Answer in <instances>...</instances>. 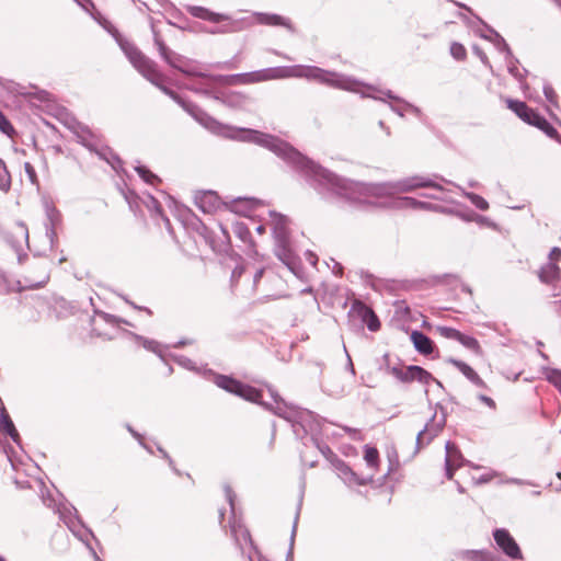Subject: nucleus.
<instances>
[{
    "mask_svg": "<svg viewBox=\"0 0 561 561\" xmlns=\"http://www.w3.org/2000/svg\"><path fill=\"white\" fill-rule=\"evenodd\" d=\"M327 72L317 67H275L267 68L259 71L236 75L231 78L232 83L237 84H252L268 80L285 79L291 77H307L318 79L320 81H327L324 78Z\"/></svg>",
    "mask_w": 561,
    "mask_h": 561,
    "instance_id": "f257e3e1",
    "label": "nucleus"
},
{
    "mask_svg": "<svg viewBox=\"0 0 561 561\" xmlns=\"http://www.w3.org/2000/svg\"><path fill=\"white\" fill-rule=\"evenodd\" d=\"M505 103L524 123L538 128L549 138L560 141L559 131L537 110L518 100L506 99Z\"/></svg>",
    "mask_w": 561,
    "mask_h": 561,
    "instance_id": "f03ea898",
    "label": "nucleus"
},
{
    "mask_svg": "<svg viewBox=\"0 0 561 561\" xmlns=\"http://www.w3.org/2000/svg\"><path fill=\"white\" fill-rule=\"evenodd\" d=\"M126 55L134 67L149 81L158 83L162 75L157 69L156 64L145 56L138 48L130 47L126 50Z\"/></svg>",
    "mask_w": 561,
    "mask_h": 561,
    "instance_id": "7ed1b4c3",
    "label": "nucleus"
},
{
    "mask_svg": "<svg viewBox=\"0 0 561 561\" xmlns=\"http://www.w3.org/2000/svg\"><path fill=\"white\" fill-rule=\"evenodd\" d=\"M217 385L228 392L237 394L250 402L257 403L263 397L262 391L259 389L227 376H220L217 380Z\"/></svg>",
    "mask_w": 561,
    "mask_h": 561,
    "instance_id": "20e7f679",
    "label": "nucleus"
},
{
    "mask_svg": "<svg viewBox=\"0 0 561 561\" xmlns=\"http://www.w3.org/2000/svg\"><path fill=\"white\" fill-rule=\"evenodd\" d=\"M391 374L402 382L419 381L422 385H430L434 379L433 375L420 366H408L405 369L393 367Z\"/></svg>",
    "mask_w": 561,
    "mask_h": 561,
    "instance_id": "39448f33",
    "label": "nucleus"
},
{
    "mask_svg": "<svg viewBox=\"0 0 561 561\" xmlns=\"http://www.w3.org/2000/svg\"><path fill=\"white\" fill-rule=\"evenodd\" d=\"M351 312L358 317L367 328L376 332L380 329V321L374 310L359 300L352 304Z\"/></svg>",
    "mask_w": 561,
    "mask_h": 561,
    "instance_id": "423d86ee",
    "label": "nucleus"
},
{
    "mask_svg": "<svg viewBox=\"0 0 561 561\" xmlns=\"http://www.w3.org/2000/svg\"><path fill=\"white\" fill-rule=\"evenodd\" d=\"M493 536L495 542L505 552V554L512 559H522V552L518 545L506 529H496Z\"/></svg>",
    "mask_w": 561,
    "mask_h": 561,
    "instance_id": "0eeeda50",
    "label": "nucleus"
},
{
    "mask_svg": "<svg viewBox=\"0 0 561 561\" xmlns=\"http://www.w3.org/2000/svg\"><path fill=\"white\" fill-rule=\"evenodd\" d=\"M462 465V456L458 448L451 444H446V476L449 480L453 479L454 472Z\"/></svg>",
    "mask_w": 561,
    "mask_h": 561,
    "instance_id": "6e6552de",
    "label": "nucleus"
},
{
    "mask_svg": "<svg viewBox=\"0 0 561 561\" xmlns=\"http://www.w3.org/2000/svg\"><path fill=\"white\" fill-rule=\"evenodd\" d=\"M411 341L416 351L423 355H430L434 351L433 341L420 331H413L411 333Z\"/></svg>",
    "mask_w": 561,
    "mask_h": 561,
    "instance_id": "1a4fd4ad",
    "label": "nucleus"
},
{
    "mask_svg": "<svg viewBox=\"0 0 561 561\" xmlns=\"http://www.w3.org/2000/svg\"><path fill=\"white\" fill-rule=\"evenodd\" d=\"M449 363L453 366H455L466 378H468L474 385H477L479 387L485 386L484 381L477 374V371L472 367H470L468 364H466L465 362L451 358V359H449Z\"/></svg>",
    "mask_w": 561,
    "mask_h": 561,
    "instance_id": "9d476101",
    "label": "nucleus"
},
{
    "mask_svg": "<svg viewBox=\"0 0 561 561\" xmlns=\"http://www.w3.org/2000/svg\"><path fill=\"white\" fill-rule=\"evenodd\" d=\"M561 270L556 263H547L539 272L538 277L545 284H554L560 279Z\"/></svg>",
    "mask_w": 561,
    "mask_h": 561,
    "instance_id": "9b49d317",
    "label": "nucleus"
},
{
    "mask_svg": "<svg viewBox=\"0 0 561 561\" xmlns=\"http://www.w3.org/2000/svg\"><path fill=\"white\" fill-rule=\"evenodd\" d=\"M331 463L346 481L355 482L358 484L364 483L358 479L357 474L348 467V465L335 455L332 456Z\"/></svg>",
    "mask_w": 561,
    "mask_h": 561,
    "instance_id": "f8f14e48",
    "label": "nucleus"
},
{
    "mask_svg": "<svg viewBox=\"0 0 561 561\" xmlns=\"http://www.w3.org/2000/svg\"><path fill=\"white\" fill-rule=\"evenodd\" d=\"M257 20L261 24L272 25V26H284V27L288 28L289 31L295 30L291 22L288 19H286L282 15H278V14L262 13L259 15Z\"/></svg>",
    "mask_w": 561,
    "mask_h": 561,
    "instance_id": "ddd939ff",
    "label": "nucleus"
},
{
    "mask_svg": "<svg viewBox=\"0 0 561 561\" xmlns=\"http://www.w3.org/2000/svg\"><path fill=\"white\" fill-rule=\"evenodd\" d=\"M364 459L367 462V465L375 470H378L380 467V457L379 451L376 447L371 446H365L364 449Z\"/></svg>",
    "mask_w": 561,
    "mask_h": 561,
    "instance_id": "4468645a",
    "label": "nucleus"
},
{
    "mask_svg": "<svg viewBox=\"0 0 561 561\" xmlns=\"http://www.w3.org/2000/svg\"><path fill=\"white\" fill-rule=\"evenodd\" d=\"M458 342L473 353L478 355L482 354V347L476 337L462 333Z\"/></svg>",
    "mask_w": 561,
    "mask_h": 561,
    "instance_id": "2eb2a0df",
    "label": "nucleus"
},
{
    "mask_svg": "<svg viewBox=\"0 0 561 561\" xmlns=\"http://www.w3.org/2000/svg\"><path fill=\"white\" fill-rule=\"evenodd\" d=\"M11 187V175L8 171L5 162L0 159V188L3 192H8Z\"/></svg>",
    "mask_w": 561,
    "mask_h": 561,
    "instance_id": "dca6fc26",
    "label": "nucleus"
},
{
    "mask_svg": "<svg viewBox=\"0 0 561 561\" xmlns=\"http://www.w3.org/2000/svg\"><path fill=\"white\" fill-rule=\"evenodd\" d=\"M400 207L412 209H430L431 205L425 202L414 199L412 197H404L399 202Z\"/></svg>",
    "mask_w": 561,
    "mask_h": 561,
    "instance_id": "f3484780",
    "label": "nucleus"
},
{
    "mask_svg": "<svg viewBox=\"0 0 561 561\" xmlns=\"http://www.w3.org/2000/svg\"><path fill=\"white\" fill-rule=\"evenodd\" d=\"M1 425L2 430L7 432L12 438H15L18 436V432L14 427V424L4 409H2L1 413Z\"/></svg>",
    "mask_w": 561,
    "mask_h": 561,
    "instance_id": "a211bd4d",
    "label": "nucleus"
},
{
    "mask_svg": "<svg viewBox=\"0 0 561 561\" xmlns=\"http://www.w3.org/2000/svg\"><path fill=\"white\" fill-rule=\"evenodd\" d=\"M0 131L5 134L10 138H14L16 135V130L11 124V122L8 119V117L4 115L3 112L0 111Z\"/></svg>",
    "mask_w": 561,
    "mask_h": 561,
    "instance_id": "6ab92c4d",
    "label": "nucleus"
},
{
    "mask_svg": "<svg viewBox=\"0 0 561 561\" xmlns=\"http://www.w3.org/2000/svg\"><path fill=\"white\" fill-rule=\"evenodd\" d=\"M436 331L440 336L456 341H459L462 334L460 331L449 327H437Z\"/></svg>",
    "mask_w": 561,
    "mask_h": 561,
    "instance_id": "aec40b11",
    "label": "nucleus"
},
{
    "mask_svg": "<svg viewBox=\"0 0 561 561\" xmlns=\"http://www.w3.org/2000/svg\"><path fill=\"white\" fill-rule=\"evenodd\" d=\"M136 170H137V173L139 174V176L145 182H147L151 185H154L157 182H160L159 178L154 173H152L150 170H148L147 168L138 167Z\"/></svg>",
    "mask_w": 561,
    "mask_h": 561,
    "instance_id": "412c9836",
    "label": "nucleus"
},
{
    "mask_svg": "<svg viewBox=\"0 0 561 561\" xmlns=\"http://www.w3.org/2000/svg\"><path fill=\"white\" fill-rule=\"evenodd\" d=\"M450 54L457 60H465L467 57V49L460 43H453L450 45Z\"/></svg>",
    "mask_w": 561,
    "mask_h": 561,
    "instance_id": "4be33fe9",
    "label": "nucleus"
},
{
    "mask_svg": "<svg viewBox=\"0 0 561 561\" xmlns=\"http://www.w3.org/2000/svg\"><path fill=\"white\" fill-rule=\"evenodd\" d=\"M546 378L558 390L561 389V370H559V369H550V370L547 371Z\"/></svg>",
    "mask_w": 561,
    "mask_h": 561,
    "instance_id": "5701e85b",
    "label": "nucleus"
},
{
    "mask_svg": "<svg viewBox=\"0 0 561 561\" xmlns=\"http://www.w3.org/2000/svg\"><path fill=\"white\" fill-rule=\"evenodd\" d=\"M546 378L558 390L561 389V370H559V369H550V370L547 371Z\"/></svg>",
    "mask_w": 561,
    "mask_h": 561,
    "instance_id": "b1692460",
    "label": "nucleus"
},
{
    "mask_svg": "<svg viewBox=\"0 0 561 561\" xmlns=\"http://www.w3.org/2000/svg\"><path fill=\"white\" fill-rule=\"evenodd\" d=\"M24 171L27 174V178H28V180H30V182L32 184H37L38 183L36 171H35V169H34V167L32 165L31 162H25L24 163Z\"/></svg>",
    "mask_w": 561,
    "mask_h": 561,
    "instance_id": "393cba45",
    "label": "nucleus"
},
{
    "mask_svg": "<svg viewBox=\"0 0 561 561\" xmlns=\"http://www.w3.org/2000/svg\"><path fill=\"white\" fill-rule=\"evenodd\" d=\"M413 183L409 186V188H416V187H436L442 190V187L432 181H419L417 179L412 180Z\"/></svg>",
    "mask_w": 561,
    "mask_h": 561,
    "instance_id": "a878e982",
    "label": "nucleus"
},
{
    "mask_svg": "<svg viewBox=\"0 0 561 561\" xmlns=\"http://www.w3.org/2000/svg\"><path fill=\"white\" fill-rule=\"evenodd\" d=\"M227 19L228 18L226 15L220 14V13H214V12H210L209 10L207 11V13H205V15H203V20H207V21L215 22V23H219Z\"/></svg>",
    "mask_w": 561,
    "mask_h": 561,
    "instance_id": "bb28decb",
    "label": "nucleus"
},
{
    "mask_svg": "<svg viewBox=\"0 0 561 561\" xmlns=\"http://www.w3.org/2000/svg\"><path fill=\"white\" fill-rule=\"evenodd\" d=\"M159 50H160V54L161 56L173 67H175L173 60L171 59V55L172 53L170 51V49L163 44V43H159Z\"/></svg>",
    "mask_w": 561,
    "mask_h": 561,
    "instance_id": "cd10ccee",
    "label": "nucleus"
},
{
    "mask_svg": "<svg viewBox=\"0 0 561 561\" xmlns=\"http://www.w3.org/2000/svg\"><path fill=\"white\" fill-rule=\"evenodd\" d=\"M549 263L558 264V262L561 260V249L558 247L552 248L549 253Z\"/></svg>",
    "mask_w": 561,
    "mask_h": 561,
    "instance_id": "c85d7f7f",
    "label": "nucleus"
},
{
    "mask_svg": "<svg viewBox=\"0 0 561 561\" xmlns=\"http://www.w3.org/2000/svg\"><path fill=\"white\" fill-rule=\"evenodd\" d=\"M466 557L473 561L485 560V553L481 551H468Z\"/></svg>",
    "mask_w": 561,
    "mask_h": 561,
    "instance_id": "c756f323",
    "label": "nucleus"
},
{
    "mask_svg": "<svg viewBox=\"0 0 561 561\" xmlns=\"http://www.w3.org/2000/svg\"><path fill=\"white\" fill-rule=\"evenodd\" d=\"M480 401H482L484 404H486L491 409H495L496 404L494 400L488 396L481 394L479 396Z\"/></svg>",
    "mask_w": 561,
    "mask_h": 561,
    "instance_id": "7c9ffc66",
    "label": "nucleus"
},
{
    "mask_svg": "<svg viewBox=\"0 0 561 561\" xmlns=\"http://www.w3.org/2000/svg\"><path fill=\"white\" fill-rule=\"evenodd\" d=\"M237 232H238V234L241 238H243L244 236H249L250 237V231H249V229L243 224H239L237 226Z\"/></svg>",
    "mask_w": 561,
    "mask_h": 561,
    "instance_id": "2f4dec72",
    "label": "nucleus"
},
{
    "mask_svg": "<svg viewBox=\"0 0 561 561\" xmlns=\"http://www.w3.org/2000/svg\"><path fill=\"white\" fill-rule=\"evenodd\" d=\"M477 198H478V201L474 202L476 206L482 210L488 209V207H489L488 202L485 199H483L482 197H477Z\"/></svg>",
    "mask_w": 561,
    "mask_h": 561,
    "instance_id": "473e14b6",
    "label": "nucleus"
},
{
    "mask_svg": "<svg viewBox=\"0 0 561 561\" xmlns=\"http://www.w3.org/2000/svg\"><path fill=\"white\" fill-rule=\"evenodd\" d=\"M244 272V267L243 266H238L233 270L232 272V278H239Z\"/></svg>",
    "mask_w": 561,
    "mask_h": 561,
    "instance_id": "72a5a7b5",
    "label": "nucleus"
},
{
    "mask_svg": "<svg viewBox=\"0 0 561 561\" xmlns=\"http://www.w3.org/2000/svg\"><path fill=\"white\" fill-rule=\"evenodd\" d=\"M207 9H204V8H196L195 9V12H194V15L197 16V18H201L203 19V15H205V13H207Z\"/></svg>",
    "mask_w": 561,
    "mask_h": 561,
    "instance_id": "f704fd0d",
    "label": "nucleus"
},
{
    "mask_svg": "<svg viewBox=\"0 0 561 561\" xmlns=\"http://www.w3.org/2000/svg\"><path fill=\"white\" fill-rule=\"evenodd\" d=\"M552 307L557 314H561V300L554 301Z\"/></svg>",
    "mask_w": 561,
    "mask_h": 561,
    "instance_id": "c9c22d12",
    "label": "nucleus"
},
{
    "mask_svg": "<svg viewBox=\"0 0 561 561\" xmlns=\"http://www.w3.org/2000/svg\"><path fill=\"white\" fill-rule=\"evenodd\" d=\"M251 247H252V254L254 257H261V255L259 254L257 250H256V245L255 243L251 240Z\"/></svg>",
    "mask_w": 561,
    "mask_h": 561,
    "instance_id": "e433bc0d",
    "label": "nucleus"
},
{
    "mask_svg": "<svg viewBox=\"0 0 561 561\" xmlns=\"http://www.w3.org/2000/svg\"><path fill=\"white\" fill-rule=\"evenodd\" d=\"M545 94H546V96H547V99H548V100L552 101V98L554 96V92H553V90H552V89H547V90L545 91Z\"/></svg>",
    "mask_w": 561,
    "mask_h": 561,
    "instance_id": "4c0bfd02",
    "label": "nucleus"
},
{
    "mask_svg": "<svg viewBox=\"0 0 561 561\" xmlns=\"http://www.w3.org/2000/svg\"><path fill=\"white\" fill-rule=\"evenodd\" d=\"M263 272H264V270H263V268H261V270H259V271L256 272V274H255V276H254V282H257V280L262 277Z\"/></svg>",
    "mask_w": 561,
    "mask_h": 561,
    "instance_id": "58836bf2",
    "label": "nucleus"
},
{
    "mask_svg": "<svg viewBox=\"0 0 561 561\" xmlns=\"http://www.w3.org/2000/svg\"><path fill=\"white\" fill-rule=\"evenodd\" d=\"M264 231H265V228H264L263 226H259V227H257V232H259V233H261V234H262V233H264Z\"/></svg>",
    "mask_w": 561,
    "mask_h": 561,
    "instance_id": "ea45409f",
    "label": "nucleus"
},
{
    "mask_svg": "<svg viewBox=\"0 0 561 561\" xmlns=\"http://www.w3.org/2000/svg\"><path fill=\"white\" fill-rule=\"evenodd\" d=\"M243 535H244L245 537L250 538V535H249V533H248V531H244V534H243Z\"/></svg>",
    "mask_w": 561,
    "mask_h": 561,
    "instance_id": "a19ab883",
    "label": "nucleus"
},
{
    "mask_svg": "<svg viewBox=\"0 0 561 561\" xmlns=\"http://www.w3.org/2000/svg\"><path fill=\"white\" fill-rule=\"evenodd\" d=\"M346 431H347L348 433H351V432H355V430H351V428H346Z\"/></svg>",
    "mask_w": 561,
    "mask_h": 561,
    "instance_id": "79ce46f5",
    "label": "nucleus"
},
{
    "mask_svg": "<svg viewBox=\"0 0 561 561\" xmlns=\"http://www.w3.org/2000/svg\"><path fill=\"white\" fill-rule=\"evenodd\" d=\"M0 561H5V559L0 556Z\"/></svg>",
    "mask_w": 561,
    "mask_h": 561,
    "instance_id": "37998d69",
    "label": "nucleus"
},
{
    "mask_svg": "<svg viewBox=\"0 0 561 561\" xmlns=\"http://www.w3.org/2000/svg\"><path fill=\"white\" fill-rule=\"evenodd\" d=\"M0 561H5V559L0 556Z\"/></svg>",
    "mask_w": 561,
    "mask_h": 561,
    "instance_id": "c03bdc74",
    "label": "nucleus"
},
{
    "mask_svg": "<svg viewBox=\"0 0 561 561\" xmlns=\"http://www.w3.org/2000/svg\"><path fill=\"white\" fill-rule=\"evenodd\" d=\"M0 561H5V559L0 556Z\"/></svg>",
    "mask_w": 561,
    "mask_h": 561,
    "instance_id": "a18cd8bd",
    "label": "nucleus"
},
{
    "mask_svg": "<svg viewBox=\"0 0 561 561\" xmlns=\"http://www.w3.org/2000/svg\"><path fill=\"white\" fill-rule=\"evenodd\" d=\"M558 477L561 479V473H558Z\"/></svg>",
    "mask_w": 561,
    "mask_h": 561,
    "instance_id": "49530a36",
    "label": "nucleus"
}]
</instances>
